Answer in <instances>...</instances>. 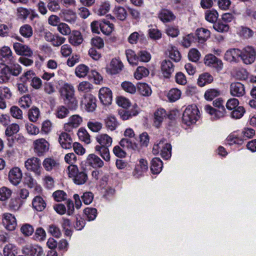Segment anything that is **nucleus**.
<instances>
[{"label":"nucleus","mask_w":256,"mask_h":256,"mask_svg":"<svg viewBox=\"0 0 256 256\" xmlns=\"http://www.w3.org/2000/svg\"><path fill=\"white\" fill-rule=\"evenodd\" d=\"M2 223L6 228L8 230H14L17 226L16 218L10 213L3 214Z\"/></svg>","instance_id":"obj_15"},{"label":"nucleus","mask_w":256,"mask_h":256,"mask_svg":"<svg viewBox=\"0 0 256 256\" xmlns=\"http://www.w3.org/2000/svg\"><path fill=\"white\" fill-rule=\"evenodd\" d=\"M213 27L215 30L220 32H228L229 29L228 25L224 22L220 20L215 22Z\"/></svg>","instance_id":"obj_53"},{"label":"nucleus","mask_w":256,"mask_h":256,"mask_svg":"<svg viewBox=\"0 0 256 256\" xmlns=\"http://www.w3.org/2000/svg\"><path fill=\"white\" fill-rule=\"evenodd\" d=\"M220 94V91L216 88L208 89L204 94V98L206 100H212Z\"/></svg>","instance_id":"obj_51"},{"label":"nucleus","mask_w":256,"mask_h":256,"mask_svg":"<svg viewBox=\"0 0 256 256\" xmlns=\"http://www.w3.org/2000/svg\"><path fill=\"white\" fill-rule=\"evenodd\" d=\"M89 71L88 66L84 64H80L75 69L76 75L80 78L85 77Z\"/></svg>","instance_id":"obj_42"},{"label":"nucleus","mask_w":256,"mask_h":256,"mask_svg":"<svg viewBox=\"0 0 256 256\" xmlns=\"http://www.w3.org/2000/svg\"><path fill=\"white\" fill-rule=\"evenodd\" d=\"M110 4L108 1H106L101 3L98 10V14L104 16L110 10Z\"/></svg>","instance_id":"obj_52"},{"label":"nucleus","mask_w":256,"mask_h":256,"mask_svg":"<svg viewBox=\"0 0 256 256\" xmlns=\"http://www.w3.org/2000/svg\"><path fill=\"white\" fill-rule=\"evenodd\" d=\"M113 12L116 17L120 20H124L127 16L126 10L120 6H115Z\"/></svg>","instance_id":"obj_38"},{"label":"nucleus","mask_w":256,"mask_h":256,"mask_svg":"<svg viewBox=\"0 0 256 256\" xmlns=\"http://www.w3.org/2000/svg\"><path fill=\"white\" fill-rule=\"evenodd\" d=\"M126 55L130 64L132 66L138 64V54L136 55L134 51L130 49L126 50Z\"/></svg>","instance_id":"obj_37"},{"label":"nucleus","mask_w":256,"mask_h":256,"mask_svg":"<svg viewBox=\"0 0 256 256\" xmlns=\"http://www.w3.org/2000/svg\"><path fill=\"white\" fill-rule=\"evenodd\" d=\"M83 42V38L81 33L78 30H74L69 38V42L74 46L80 44Z\"/></svg>","instance_id":"obj_30"},{"label":"nucleus","mask_w":256,"mask_h":256,"mask_svg":"<svg viewBox=\"0 0 256 256\" xmlns=\"http://www.w3.org/2000/svg\"><path fill=\"white\" fill-rule=\"evenodd\" d=\"M213 81V77L208 73H204L199 76L198 84L200 86H204L207 84H210Z\"/></svg>","instance_id":"obj_34"},{"label":"nucleus","mask_w":256,"mask_h":256,"mask_svg":"<svg viewBox=\"0 0 256 256\" xmlns=\"http://www.w3.org/2000/svg\"><path fill=\"white\" fill-rule=\"evenodd\" d=\"M242 52L238 49H230L226 52L224 54V58L230 62H236L239 58H240Z\"/></svg>","instance_id":"obj_23"},{"label":"nucleus","mask_w":256,"mask_h":256,"mask_svg":"<svg viewBox=\"0 0 256 256\" xmlns=\"http://www.w3.org/2000/svg\"><path fill=\"white\" fill-rule=\"evenodd\" d=\"M102 124L95 120H91L88 122V128L94 132H100L102 128Z\"/></svg>","instance_id":"obj_35"},{"label":"nucleus","mask_w":256,"mask_h":256,"mask_svg":"<svg viewBox=\"0 0 256 256\" xmlns=\"http://www.w3.org/2000/svg\"><path fill=\"white\" fill-rule=\"evenodd\" d=\"M124 66L118 59L113 58L106 67V72L110 74H116L122 71Z\"/></svg>","instance_id":"obj_12"},{"label":"nucleus","mask_w":256,"mask_h":256,"mask_svg":"<svg viewBox=\"0 0 256 256\" xmlns=\"http://www.w3.org/2000/svg\"><path fill=\"white\" fill-rule=\"evenodd\" d=\"M98 97L103 104H110L112 100V92L109 88H102L99 90Z\"/></svg>","instance_id":"obj_14"},{"label":"nucleus","mask_w":256,"mask_h":256,"mask_svg":"<svg viewBox=\"0 0 256 256\" xmlns=\"http://www.w3.org/2000/svg\"><path fill=\"white\" fill-rule=\"evenodd\" d=\"M24 254L30 256H41L43 254V250L41 246L35 245L26 244L22 248Z\"/></svg>","instance_id":"obj_13"},{"label":"nucleus","mask_w":256,"mask_h":256,"mask_svg":"<svg viewBox=\"0 0 256 256\" xmlns=\"http://www.w3.org/2000/svg\"><path fill=\"white\" fill-rule=\"evenodd\" d=\"M149 74V70L144 66H139L137 68L134 72V78L137 80H140L143 77L148 76Z\"/></svg>","instance_id":"obj_50"},{"label":"nucleus","mask_w":256,"mask_h":256,"mask_svg":"<svg viewBox=\"0 0 256 256\" xmlns=\"http://www.w3.org/2000/svg\"><path fill=\"white\" fill-rule=\"evenodd\" d=\"M224 102L220 98H216L213 102V104L217 109L213 108L210 105L204 106V110L210 114L212 116V118L217 120L224 116L226 114V110L224 106Z\"/></svg>","instance_id":"obj_4"},{"label":"nucleus","mask_w":256,"mask_h":256,"mask_svg":"<svg viewBox=\"0 0 256 256\" xmlns=\"http://www.w3.org/2000/svg\"><path fill=\"white\" fill-rule=\"evenodd\" d=\"M96 98L91 94H84L81 100V105L88 112H93L96 108Z\"/></svg>","instance_id":"obj_7"},{"label":"nucleus","mask_w":256,"mask_h":256,"mask_svg":"<svg viewBox=\"0 0 256 256\" xmlns=\"http://www.w3.org/2000/svg\"><path fill=\"white\" fill-rule=\"evenodd\" d=\"M138 114V110L136 105L134 106L130 110H126L123 108H120L118 110V114L120 118L123 120H126L131 118L132 116H136Z\"/></svg>","instance_id":"obj_20"},{"label":"nucleus","mask_w":256,"mask_h":256,"mask_svg":"<svg viewBox=\"0 0 256 256\" xmlns=\"http://www.w3.org/2000/svg\"><path fill=\"white\" fill-rule=\"evenodd\" d=\"M138 62L139 61L144 62H149L151 59V54L146 50H140L138 53Z\"/></svg>","instance_id":"obj_63"},{"label":"nucleus","mask_w":256,"mask_h":256,"mask_svg":"<svg viewBox=\"0 0 256 256\" xmlns=\"http://www.w3.org/2000/svg\"><path fill=\"white\" fill-rule=\"evenodd\" d=\"M64 20L65 21L74 24L76 22L77 16L76 13L72 10H64L63 12Z\"/></svg>","instance_id":"obj_36"},{"label":"nucleus","mask_w":256,"mask_h":256,"mask_svg":"<svg viewBox=\"0 0 256 256\" xmlns=\"http://www.w3.org/2000/svg\"><path fill=\"white\" fill-rule=\"evenodd\" d=\"M6 64L8 66L11 76H17L21 73L22 67L16 62V58L12 60V62H10Z\"/></svg>","instance_id":"obj_29"},{"label":"nucleus","mask_w":256,"mask_h":256,"mask_svg":"<svg viewBox=\"0 0 256 256\" xmlns=\"http://www.w3.org/2000/svg\"><path fill=\"white\" fill-rule=\"evenodd\" d=\"M16 246L12 244H8L4 248V256H15L17 254Z\"/></svg>","instance_id":"obj_45"},{"label":"nucleus","mask_w":256,"mask_h":256,"mask_svg":"<svg viewBox=\"0 0 256 256\" xmlns=\"http://www.w3.org/2000/svg\"><path fill=\"white\" fill-rule=\"evenodd\" d=\"M113 26V24L110 23L109 22H104L102 24H100V29L104 34L109 35L112 31Z\"/></svg>","instance_id":"obj_61"},{"label":"nucleus","mask_w":256,"mask_h":256,"mask_svg":"<svg viewBox=\"0 0 256 256\" xmlns=\"http://www.w3.org/2000/svg\"><path fill=\"white\" fill-rule=\"evenodd\" d=\"M68 176L72 178L74 182L78 185L85 184L88 179L86 171L78 170L76 166H69L68 167Z\"/></svg>","instance_id":"obj_3"},{"label":"nucleus","mask_w":256,"mask_h":256,"mask_svg":"<svg viewBox=\"0 0 256 256\" xmlns=\"http://www.w3.org/2000/svg\"><path fill=\"white\" fill-rule=\"evenodd\" d=\"M162 74L165 78H170L174 70V66L169 60H164L161 62Z\"/></svg>","instance_id":"obj_16"},{"label":"nucleus","mask_w":256,"mask_h":256,"mask_svg":"<svg viewBox=\"0 0 256 256\" xmlns=\"http://www.w3.org/2000/svg\"><path fill=\"white\" fill-rule=\"evenodd\" d=\"M32 104V100L29 95L22 96L19 100L20 106L24 108H28Z\"/></svg>","instance_id":"obj_64"},{"label":"nucleus","mask_w":256,"mask_h":256,"mask_svg":"<svg viewBox=\"0 0 256 256\" xmlns=\"http://www.w3.org/2000/svg\"><path fill=\"white\" fill-rule=\"evenodd\" d=\"M20 130L19 126L16 124H12L8 126L5 131L6 135L10 136L17 133Z\"/></svg>","instance_id":"obj_62"},{"label":"nucleus","mask_w":256,"mask_h":256,"mask_svg":"<svg viewBox=\"0 0 256 256\" xmlns=\"http://www.w3.org/2000/svg\"><path fill=\"white\" fill-rule=\"evenodd\" d=\"M22 178V172L18 167L11 169L8 173V179L10 182L14 186L20 184Z\"/></svg>","instance_id":"obj_18"},{"label":"nucleus","mask_w":256,"mask_h":256,"mask_svg":"<svg viewBox=\"0 0 256 256\" xmlns=\"http://www.w3.org/2000/svg\"><path fill=\"white\" fill-rule=\"evenodd\" d=\"M61 96L66 104L70 110H76L78 107V100L74 96V86L68 84H65L60 90Z\"/></svg>","instance_id":"obj_2"},{"label":"nucleus","mask_w":256,"mask_h":256,"mask_svg":"<svg viewBox=\"0 0 256 256\" xmlns=\"http://www.w3.org/2000/svg\"><path fill=\"white\" fill-rule=\"evenodd\" d=\"M28 116L31 122H36L40 116L39 109L36 107L32 108L28 111Z\"/></svg>","instance_id":"obj_60"},{"label":"nucleus","mask_w":256,"mask_h":256,"mask_svg":"<svg viewBox=\"0 0 256 256\" xmlns=\"http://www.w3.org/2000/svg\"><path fill=\"white\" fill-rule=\"evenodd\" d=\"M11 116L16 119L22 120L23 114L22 110L17 106H12L10 108Z\"/></svg>","instance_id":"obj_58"},{"label":"nucleus","mask_w":256,"mask_h":256,"mask_svg":"<svg viewBox=\"0 0 256 256\" xmlns=\"http://www.w3.org/2000/svg\"><path fill=\"white\" fill-rule=\"evenodd\" d=\"M199 110L196 106L189 105L184 110L182 120L187 125L195 123L199 118Z\"/></svg>","instance_id":"obj_5"},{"label":"nucleus","mask_w":256,"mask_h":256,"mask_svg":"<svg viewBox=\"0 0 256 256\" xmlns=\"http://www.w3.org/2000/svg\"><path fill=\"white\" fill-rule=\"evenodd\" d=\"M181 94V92L178 89L172 88L169 91L168 98L170 102H174L180 98Z\"/></svg>","instance_id":"obj_49"},{"label":"nucleus","mask_w":256,"mask_h":256,"mask_svg":"<svg viewBox=\"0 0 256 256\" xmlns=\"http://www.w3.org/2000/svg\"><path fill=\"white\" fill-rule=\"evenodd\" d=\"M32 204L34 208L38 212L42 211L46 207V202L40 196H36L33 199Z\"/></svg>","instance_id":"obj_32"},{"label":"nucleus","mask_w":256,"mask_h":256,"mask_svg":"<svg viewBox=\"0 0 256 256\" xmlns=\"http://www.w3.org/2000/svg\"><path fill=\"white\" fill-rule=\"evenodd\" d=\"M50 144L44 138L36 140L34 142V152L39 156H42L49 150Z\"/></svg>","instance_id":"obj_9"},{"label":"nucleus","mask_w":256,"mask_h":256,"mask_svg":"<svg viewBox=\"0 0 256 256\" xmlns=\"http://www.w3.org/2000/svg\"><path fill=\"white\" fill-rule=\"evenodd\" d=\"M210 32L204 28H200L196 30V35L200 42H203L210 36Z\"/></svg>","instance_id":"obj_41"},{"label":"nucleus","mask_w":256,"mask_h":256,"mask_svg":"<svg viewBox=\"0 0 256 256\" xmlns=\"http://www.w3.org/2000/svg\"><path fill=\"white\" fill-rule=\"evenodd\" d=\"M69 113V109L64 106H58L55 110V115L56 117L60 119L67 117Z\"/></svg>","instance_id":"obj_39"},{"label":"nucleus","mask_w":256,"mask_h":256,"mask_svg":"<svg viewBox=\"0 0 256 256\" xmlns=\"http://www.w3.org/2000/svg\"><path fill=\"white\" fill-rule=\"evenodd\" d=\"M59 165L58 162L52 158H46L42 162V166L47 172H50L58 168Z\"/></svg>","instance_id":"obj_24"},{"label":"nucleus","mask_w":256,"mask_h":256,"mask_svg":"<svg viewBox=\"0 0 256 256\" xmlns=\"http://www.w3.org/2000/svg\"><path fill=\"white\" fill-rule=\"evenodd\" d=\"M166 113L163 108L158 109L154 113V125L156 128H159L164 120L166 118Z\"/></svg>","instance_id":"obj_26"},{"label":"nucleus","mask_w":256,"mask_h":256,"mask_svg":"<svg viewBox=\"0 0 256 256\" xmlns=\"http://www.w3.org/2000/svg\"><path fill=\"white\" fill-rule=\"evenodd\" d=\"M12 192L8 188L3 186L0 188V200L4 201L8 199L12 195Z\"/></svg>","instance_id":"obj_57"},{"label":"nucleus","mask_w":256,"mask_h":256,"mask_svg":"<svg viewBox=\"0 0 256 256\" xmlns=\"http://www.w3.org/2000/svg\"><path fill=\"white\" fill-rule=\"evenodd\" d=\"M58 142L61 146L64 149H70L72 148V139L70 135L66 132H62L59 135Z\"/></svg>","instance_id":"obj_19"},{"label":"nucleus","mask_w":256,"mask_h":256,"mask_svg":"<svg viewBox=\"0 0 256 256\" xmlns=\"http://www.w3.org/2000/svg\"><path fill=\"white\" fill-rule=\"evenodd\" d=\"M77 134L79 139L86 144H88L90 142V136L85 128H80Z\"/></svg>","instance_id":"obj_43"},{"label":"nucleus","mask_w":256,"mask_h":256,"mask_svg":"<svg viewBox=\"0 0 256 256\" xmlns=\"http://www.w3.org/2000/svg\"><path fill=\"white\" fill-rule=\"evenodd\" d=\"M166 139L164 138H162L158 142L155 144L154 145L152 152L154 154L156 155L160 152H161V150L164 148L165 145L168 144Z\"/></svg>","instance_id":"obj_44"},{"label":"nucleus","mask_w":256,"mask_h":256,"mask_svg":"<svg viewBox=\"0 0 256 256\" xmlns=\"http://www.w3.org/2000/svg\"><path fill=\"white\" fill-rule=\"evenodd\" d=\"M162 162L160 158H153L151 161V171L154 174H159L162 170Z\"/></svg>","instance_id":"obj_31"},{"label":"nucleus","mask_w":256,"mask_h":256,"mask_svg":"<svg viewBox=\"0 0 256 256\" xmlns=\"http://www.w3.org/2000/svg\"><path fill=\"white\" fill-rule=\"evenodd\" d=\"M218 16V13L214 10L207 11L205 14L206 20L212 23L216 21Z\"/></svg>","instance_id":"obj_59"},{"label":"nucleus","mask_w":256,"mask_h":256,"mask_svg":"<svg viewBox=\"0 0 256 256\" xmlns=\"http://www.w3.org/2000/svg\"><path fill=\"white\" fill-rule=\"evenodd\" d=\"M230 93L234 96L240 97L245 93V88L243 84L239 82H232L230 85Z\"/></svg>","instance_id":"obj_17"},{"label":"nucleus","mask_w":256,"mask_h":256,"mask_svg":"<svg viewBox=\"0 0 256 256\" xmlns=\"http://www.w3.org/2000/svg\"><path fill=\"white\" fill-rule=\"evenodd\" d=\"M104 121L106 128L111 131L115 130L118 126V122L114 116H108Z\"/></svg>","instance_id":"obj_40"},{"label":"nucleus","mask_w":256,"mask_h":256,"mask_svg":"<svg viewBox=\"0 0 256 256\" xmlns=\"http://www.w3.org/2000/svg\"><path fill=\"white\" fill-rule=\"evenodd\" d=\"M200 56L199 51L194 48H191L188 53V60L192 62H197L200 60Z\"/></svg>","instance_id":"obj_54"},{"label":"nucleus","mask_w":256,"mask_h":256,"mask_svg":"<svg viewBox=\"0 0 256 256\" xmlns=\"http://www.w3.org/2000/svg\"><path fill=\"white\" fill-rule=\"evenodd\" d=\"M47 8L49 10L54 12H57L61 10L58 0H48Z\"/></svg>","instance_id":"obj_47"},{"label":"nucleus","mask_w":256,"mask_h":256,"mask_svg":"<svg viewBox=\"0 0 256 256\" xmlns=\"http://www.w3.org/2000/svg\"><path fill=\"white\" fill-rule=\"evenodd\" d=\"M13 48L15 52L18 56L31 57L33 55L32 49L27 45L20 42H14Z\"/></svg>","instance_id":"obj_11"},{"label":"nucleus","mask_w":256,"mask_h":256,"mask_svg":"<svg viewBox=\"0 0 256 256\" xmlns=\"http://www.w3.org/2000/svg\"><path fill=\"white\" fill-rule=\"evenodd\" d=\"M148 169V164L146 160L144 159H140L139 161V164H138L135 168L134 170V175H137V176H140L142 174L146 172Z\"/></svg>","instance_id":"obj_33"},{"label":"nucleus","mask_w":256,"mask_h":256,"mask_svg":"<svg viewBox=\"0 0 256 256\" xmlns=\"http://www.w3.org/2000/svg\"><path fill=\"white\" fill-rule=\"evenodd\" d=\"M16 58L12 55V52L10 47L4 46L0 48V60L8 64Z\"/></svg>","instance_id":"obj_21"},{"label":"nucleus","mask_w":256,"mask_h":256,"mask_svg":"<svg viewBox=\"0 0 256 256\" xmlns=\"http://www.w3.org/2000/svg\"><path fill=\"white\" fill-rule=\"evenodd\" d=\"M93 88L92 85L88 82L83 81L80 82L78 86V90L79 92L88 94Z\"/></svg>","instance_id":"obj_48"},{"label":"nucleus","mask_w":256,"mask_h":256,"mask_svg":"<svg viewBox=\"0 0 256 256\" xmlns=\"http://www.w3.org/2000/svg\"><path fill=\"white\" fill-rule=\"evenodd\" d=\"M24 166L27 170L34 172L36 175L39 176L41 174L42 168L38 158L34 156L28 158L25 162Z\"/></svg>","instance_id":"obj_6"},{"label":"nucleus","mask_w":256,"mask_h":256,"mask_svg":"<svg viewBox=\"0 0 256 256\" xmlns=\"http://www.w3.org/2000/svg\"><path fill=\"white\" fill-rule=\"evenodd\" d=\"M82 122V118L78 114L71 116L68 122L64 125V129L66 132H70L74 128H78Z\"/></svg>","instance_id":"obj_8"},{"label":"nucleus","mask_w":256,"mask_h":256,"mask_svg":"<svg viewBox=\"0 0 256 256\" xmlns=\"http://www.w3.org/2000/svg\"><path fill=\"white\" fill-rule=\"evenodd\" d=\"M165 31L168 36L172 38L177 37L180 34V30L177 26H168Z\"/></svg>","instance_id":"obj_55"},{"label":"nucleus","mask_w":256,"mask_h":256,"mask_svg":"<svg viewBox=\"0 0 256 256\" xmlns=\"http://www.w3.org/2000/svg\"><path fill=\"white\" fill-rule=\"evenodd\" d=\"M159 18L164 22L173 21L176 16L173 12L167 9H162L158 13Z\"/></svg>","instance_id":"obj_25"},{"label":"nucleus","mask_w":256,"mask_h":256,"mask_svg":"<svg viewBox=\"0 0 256 256\" xmlns=\"http://www.w3.org/2000/svg\"><path fill=\"white\" fill-rule=\"evenodd\" d=\"M241 52L240 58L244 64H251L254 61L256 52L253 48L247 46Z\"/></svg>","instance_id":"obj_10"},{"label":"nucleus","mask_w":256,"mask_h":256,"mask_svg":"<svg viewBox=\"0 0 256 256\" xmlns=\"http://www.w3.org/2000/svg\"><path fill=\"white\" fill-rule=\"evenodd\" d=\"M96 141L99 144L95 146V150L106 162H109L110 159L108 147L110 146L112 139L106 134H101L96 136Z\"/></svg>","instance_id":"obj_1"},{"label":"nucleus","mask_w":256,"mask_h":256,"mask_svg":"<svg viewBox=\"0 0 256 256\" xmlns=\"http://www.w3.org/2000/svg\"><path fill=\"white\" fill-rule=\"evenodd\" d=\"M86 160L88 164L93 168H102L104 164L103 161L94 154H89Z\"/></svg>","instance_id":"obj_27"},{"label":"nucleus","mask_w":256,"mask_h":256,"mask_svg":"<svg viewBox=\"0 0 256 256\" xmlns=\"http://www.w3.org/2000/svg\"><path fill=\"white\" fill-rule=\"evenodd\" d=\"M8 66L5 64H0V84H6L11 78Z\"/></svg>","instance_id":"obj_22"},{"label":"nucleus","mask_w":256,"mask_h":256,"mask_svg":"<svg viewBox=\"0 0 256 256\" xmlns=\"http://www.w3.org/2000/svg\"><path fill=\"white\" fill-rule=\"evenodd\" d=\"M120 146L126 150H136L138 146L134 140L128 138H123L119 142Z\"/></svg>","instance_id":"obj_28"},{"label":"nucleus","mask_w":256,"mask_h":256,"mask_svg":"<svg viewBox=\"0 0 256 256\" xmlns=\"http://www.w3.org/2000/svg\"><path fill=\"white\" fill-rule=\"evenodd\" d=\"M20 32L22 36L29 38L32 36L33 31L30 26L26 24L20 28Z\"/></svg>","instance_id":"obj_46"},{"label":"nucleus","mask_w":256,"mask_h":256,"mask_svg":"<svg viewBox=\"0 0 256 256\" xmlns=\"http://www.w3.org/2000/svg\"><path fill=\"white\" fill-rule=\"evenodd\" d=\"M138 90L144 96H148L152 94L150 88L146 83H140L138 85Z\"/></svg>","instance_id":"obj_56"}]
</instances>
